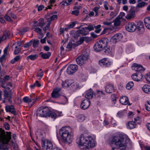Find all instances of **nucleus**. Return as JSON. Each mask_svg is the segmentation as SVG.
Instances as JSON below:
<instances>
[{
	"label": "nucleus",
	"mask_w": 150,
	"mask_h": 150,
	"mask_svg": "<svg viewBox=\"0 0 150 150\" xmlns=\"http://www.w3.org/2000/svg\"><path fill=\"white\" fill-rule=\"evenodd\" d=\"M79 147L82 150H87L94 147L96 142L91 136L86 134H81L77 139L76 142Z\"/></svg>",
	"instance_id": "nucleus-1"
},
{
	"label": "nucleus",
	"mask_w": 150,
	"mask_h": 150,
	"mask_svg": "<svg viewBox=\"0 0 150 150\" xmlns=\"http://www.w3.org/2000/svg\"><path fill=\"white\" fill-rule=\"evenodd\" d=\"M72 129L69 127H63L59 130V133L65 143H71L73 140V136L70 135Z\"/></svg>",
	"instance_id": "nucleus-2"
},
{
	"label": "nucleus",
	"mask_w": 150,
	"mask_h": 150,
	"mask_svg": "<svg viewBox=\"0 0 150 150\" xmlns=\"http://www.w3.org/2000/svg\"><path fill=\"white\" fill-rule=\"evenodd\" d=\"M126 139L122 135L113 136L111 140L112 144L117 148H122V150H125L126 147Z\"/></svg>",
	"instance_id": "nucleus-3"
},
{
	"label": "nucleus",
	"mask_w": 150,
	"mask_h": 150,
	"mask_svg": "<svg viewBox=\"0 0 150 150\" xmlns=\"http://www.w3.org/2000/svg\"><path fill=\"white\" fill-rule=\"evenodd\" d=\"M89 55L88 53L84 51L82 54L79 56L76 59V61L78 64L81 65H83L88 59Z\"/></svg>",
	"instance_id": "nucleus-4"
},
{
	"label": "nucleus",
	"mask_w": 150,
	"mask_h": 150,
	"mask_svg": "<svg viewBox=\"0 0 150 150\" xmlns=\"http://www.w3.org/2000/svg\"><path fill=\"white\" fill-rule=\"evenodd\" d=\"M50 110L48 107L41 106L37 110V115L42 117L48 116Z\"/></svg>",
	"instance_id": "nucleus-5"
},
{
	"label": "nucleus",
	"mask_w": 150,
	"mask_h": 150,
	"mask_svg": "<svg viewBox=\"0 0 150 150\" xmlns=\"http://www.w3.org/2000/svg\"><path fill=\"white\" fill-rule=\"evenodd\" d=\"M109 40L108 39L106 38H102L99 42L100 44L104 48L103 50L105 54H108L111 52V50L108 47H106V46Z\"/></svg>",
	"instance_id": "nucleus-6"
},
{
	"label": "nucleus",
	"mask_w": 150,
	"mask_h": 150,
	"mask_svg": "<svg viewBox=\"0 0 150 150\" xmlns=\"http://www.w3.org/2000/svg\"><path fill=\"white\" fill-rule=\"evenodd\" d=\"M78 69V66L76 64H70L68 66L67 72L69 75L73 74Z\"/></svg>",
	"instance_id": "nucleus-7"
},
{
	"label": "nucleus",
	"mask_w": 150,
	"mask_h": 150,
	"mask_svg": "<svg viewBox=\"0 0 150 150\" xmlns=\"http://www.w3.org/2000/svg\"><path fill=\"white\" fill-rule=\"evenodd\" d=\"M42 146L45 150H51L53 147L52 143L49 140H45L42 142Z\"/></svg>",
	"instance_id": "nucleus-8"
},
{
	"label": "nucleus",
	"mask_w": 150,
	"mask_h": 150,
	"mask_svg": "<svg viewBox=\"0 0 150 150\" xmlns=\"http://www.w3.org/2000/svg\"><path fill=\"white\" fill-rule=\"evenodd\" d=\"M123 37V35L121 33H117L114 35L111 38V42L114 44L120 41Z\"/></svg>",
	"instance_id": "nucleus-9"
},
{
	"label": "nucleus",
	"mask_w": 150,
	"mask_h": 150,
	"mask_svg": "<svg viewBox=\"0 0 150 150\" xmlns=\"http://www.w3.org/2000/svg\"><path fill=\"white\" fill-rule=\"evenodd\" d=\"M137 25L134 23H130L126 25L125 28L126 30L129 32H133L137 29Z\"/></svg>",
	"instance_id": "nucleus-10"
},
{
	"label": "nucleus",
	"mask_w": 150,
	"mask_h": 150,
	"mask_svg": "<svg viewBox=\"0 0 150 150\" xmlns=\"http://www.w3.org/2000/svg\"><path fill=\"white\" fill-rule=\"evenodd\" d=\"M99 64L103 67H108L111 65V62L107 58H104L99 61Z\"/></svg>",
	"instance_id": "nucleus-11"
},
{
	"label": "nucleus",
	"mask_w": 150,
	"mask_h": 150,
	"mask_svg": "<svg viewBox=\"0 0 150 150\" xmlns=\"http://www.w3.org/2000/svg\"><path fill=\"white\" fill-rule=\"evenodd\" d=\"M137 33L139 34L143 33L144 31V28L143 23L141 21H139L138 22L137 25Z\"/></svg>",
	"instance_id": "nucleus-12"
},
{
	"label": "nucleus",
	"mask_w": 150,
	"mask_h": 150,
	"mask_svg": "<svg viewBox=\"0 0 150 150\" xmlns=\"http://www.w3.org/2000/svg\"><path fill=\"white\" fill-rule=\"evenodd\" d=\"M90 101L89 100L85 99L82 101L81 104V108L83 110L87 109L90 105Z\"/></svg>",
	"instance_id": "nucleus-13"
},
{
	"label": "nucleus",
	"mask_w": 150,
	"mask_h": 150,
	"mask_svg": "<svg viewBox=\"0 0 150 150\" xmlns=\"http://www.w3.org/2000/svg\"><path fill=\"white\" fill-rule=\"evenodd\" d=\"M61 89L59 88H57L54 89L52 93V97L54 98H57L60 97L61 94L59 93V92L61 91Z\"/></svg>",
	"instance_id": "nucleus-14"
},
{
	"label": "nucleus",
	"mask_w": 150,
	"mask_h": 150,
	"mask_svg": "<svg viewBox=\"0 0 150 150\" xmlns=\"http://www.w3.org/2000/svg\"><path fill=\"white\" fill-rule=\"evenodd\" d=\"M6 110L7 112H11L14 115H16V112L14 106L12 105H6L5 107Z\"/></svg>",
	"instance_id": "nucleus-15"
},
{
	"label": "nucleus",
	"mask_w": 150,
	"mask_h": 150,
	"mask_svg": "<svg viewBox=\"0 0 150 150\" xmlns=\"http://www.w3.org/2000/svg\"><path fill=\"white\" fill-rule=\"evenodd\" d=\"M132 79L136 81H140L142 77V74L140 72H138L133 74L132 76Z\"/></svg>",
	"instance_id": "nucleus-16"
},
{
	"label": "nucleus",
	"mask_w": 150,
	"mask_h": 150,
	"mask_svg": "<svg viewBox=\"0 0 150 150\" xmlns=\"http://www.w3.org/2000/svg\"><path fill=\"white\" fill-rule=\"evenodd\" d=\"M114 87L112 84H109L105 87V91L107 93H112L114 91Z\"/></svg>",
	"instance_id": "nucleus-17"
},
{
	"label": "nucleus",
	"mask_w": 150,
	"mask_h": 150,
	"mask_svg": "<svg viewBox=\"0 0 150 150\" xmlns=\"http://www.w3.org/2000/svg\"><path fill=\"white\" fill-rule=\"evenodd\" d=\"M120 103L122 105H131V104L129 103L128 98L126 96L121 97L120 99Z\"/></svg>",
	"instance_id": "nucleus-18"
},
{
	"label": "nucleus",
	"mask_w": 150,
	"mask_h": 150,
	"mask_svg": "<svg viewBox=\"0 0 150 150\" xmlns=\"http://www.w3.org/2000/svg\"><path fill=\"white\" fill-rule=\"evenodd\" d=\"M132 66L134 67V69L136 71L139 72L144 70L143 67L140 64L135 63L133 64Z\"/></svg>",
	"instance_id": "nucleus-19"
},
{
	"label": "nucleus",
	"mask_w": 150,
	"mask_h": 150,
	"mask_svg": "<svg viewBox=\"0 0 150 150\" xmlns=\"http://www.w3.org/2000/svg\"><path fill=\"white\" fill-rule=\"evenodd\" d=\"M94 93L92 89H90L86 91L85 95V97L87 98L86 99L89 100L92 98L93 96Z\"/></svg>",
	"instance_id": "nucleus-20"
},
{
	"label": "nucleus",
	"mask_w": 150,
	"mask_h": 150,
	"mask_svg": "<svg viewBox=\"0 0 150 150\" xmlns=\"http://www.w3.org/2000/svg\"><path fill=\"white\" fill-rule=\"evenodd\" d=\"M4 96V99L7 100L10 103H12V101L11 100V95L9 92H8L6 91H5Z\"/></svg>",
	"instance_id": "nucleus-21"
},
{
	"label": "nucleus",
	"mask_w": 150,
	"mask_h": 150,
	"mask_svg": "<svg viewBox=\"0 0 150 150\" xmlns=\"http://www.w3.org/2000/svg\"><path fill=\"white\" fill-rule=\"evenodd\" d=\"M103 47L99 42H96L94 45L93 48L96 52H99L103 50Z\"/></svg>",
	"instance_id": "nucleus-22"
},
{
	"label": "nucleus",
	"mask_w": 150,
	"mask_h": 150,
	"mask_svg": "<svg viewBox=\"0 0 150 150\" xmlns=\"http://www.w3.org/2000/svg\"><path fill=\"white\" fill-rule=\"evenodd\" d=\"M39 54L43 59H48L50 56L51 53L50 52H48L47 53H45L41 52L39 53Z\"/></svg>",
	"instance_id": "nucleus-23"
},
{
	"label": "nucleus",
	"mask_w": 150,
	"mask_h": 150,
	"mask_svg": "<svg viewBox=\"0 0 150 150\" xmlns=\"http://www.w3.org/2000/svg\"><path fill=\"white\" fill-rule=\"evenodd\" d=\"M144 21L146 27L150 30V17L146 18L144 19Z\"/></svg>",
	"instance_id": "nucleus-24"
},
{
	"label": "nucleus",
	"mask_w": 150,
	"mask_h": 150,
	"mask_svg": "<svg viewBox=\"0 0 150 150\" xmlns=\"http://www.w3.org/2000/svg\"><path fill=\"white\" fill-rule=\"evenodd\" d=\"M136 125L134 122L131 121L129 122H128L127 126L128 128L130 129H132L136 127Z\"/></svg>",
	"instance_id": "nucleus-25"
},
{
	"label": "nucleus",
	"mask_w": 150,
	"mask_h": 150,
	"mask_svg": "<svg viewBox=\"0 0 150 150\" xmlns=\"http://www.w3.org/2000/svg\"><path fill=\"white\" fill-rule=\"evenodd\" d=\"M142 90L146 93H150V86L147 85H145L142 88Z\"/></svg>",
	"instance_id": "nucleus-26"
},
{
	"label": "nucleus",
	"mask_w": 150,
	"mask_h": 150,
	"mask_svg": "<svg viewBox=\"0 0 150 150\" xmlns=\"http://www.w3.org/2000/svg\"><path fill=\"white\" fill-rule=\"evenodd\" d=\"M87 30L85 28H83L82 29L79 30V33L83 35H86L88 33V32L86 30Z\"/></svg>",
	"instance_id": "nucleus-27"
},
{
	"label": "nucleus",
	"mask_w": 150,
	"mask_h": 150,
	"mask_svg": "<svg viewBox=\"0 0 150 150\" xmlns=\"http://www.w3.org/2000/svg\"><path fill=\"white\" fill-rule=\"evenodd\" d=\"M9 35V32L8 31H5L3 36L2 37V39L4 40L8 38Z\"/></svg>",
	"instance_id": "nucleus-28"
},
{
	"label": "nucleus",
	"mask_w": 150,
	"mask_h": 150,
	"mask_svg": "<svg viewBox=\"0 0 150 150\" xmlns=\"http://www.w3.org/2000/svg\"><path fill=\"white\" fill-rule=\"evenodd\" d=\"M8 46L6 47L4 50V54L0 58V60L2 61V60L5 59V56L7 54V52L8 50Z\"/></svg>",
	"instance_id": "nucleus-29"
},
{
	"label": "nucleus",
	"mask_w": 150,
	"mask_h": 150,
	"mask_svg": "<svg viewBox=\"0 0 150 150\" xmlns=\"http://www.w3.org/2000/svg\"><path fill=\"white\" fill-rule=\"evenodd\" d=\"M134 12L133 11H131L126 16V18L127 19H130L134 17Z\"/></svg>",
	"instance_id": "nucleus-30"
},
{
	"label": "nucleus",
	"mask_w": 150,
	"mask_h": 150,
	"mask_svg": "<svg viewBox=\"0 0 150 150\" xmlns=\"http://www.w3.org/2000/svg\"><path fill=\"white\" fill-rule=\"evenodd\" d=\"M77 120L79 122H82L85 120V117L82 114L79 115L77 116Z\"/></svg>",
	"instance_id": "nucleus-31"
},
{
	"label": "nucleus",
	"mask_w": 150,
	"mask_h": 150,
	"mask_svg": "<svg viewBox=\"0 0 150 150\" xmlns=\"http://www.w3.org/2000/svg\"><path fill=\"white\" fill-rule=\"evenodd\" d=\"M113 22L114 23V25L115 26H119L121 23L120 19L117 18H116L113 20Z\"/></svg>",
	"instance_id": "nucleus-32"
},
{
	"label": "nucleus",
	"mask_w": 150,
	"mask_h": 150,
	"mask_svg": "<svg viewBox=\"0 0 150 150\" xmlns=\"http://www.w3.org/2000/svg\"><path fill=\"white\" fill-rule=\"evenodd\" d=\"M125 110L120 111L117 113V116L120 118L123 117L125 115Z\"/></svg>",
	"instance_id": "nucleus-33"
},
{
	"label": "nucleus",
	"mask_w": 150,
	"mask_h": 150,
	"mask_svg": "<svg viewBox=\"0 0 150 150\" xmlns=\"http://www.w3.org/2000/svg\"><path fill=\"white\" fill-rule=\"evenodd\" d=\"M134 86V83L132 81L129 82L126 85V88L128 90H130Z\"/></svg>",
	"instance_id": "nucleus-34"
},
{
	"label": "nucleus",
	"mask_w": 150,
	"mask_h": 150,
	"mask_svg": "<svg viewBox=\"0 0 150 150\" xmlns=\"http://www.w3.org/2000/svg\"><path fill=\"white\" fill-rule=\"evenodd\" d=\"M38 25H36L35 26H39L40 27H42L45 24L44 19L43 18H41L39 20Z\"/></svg>",
	"instance_id": "nucleus-35"
},
{
	"label": "nucleus",
	"mask_w": 150,
	"mask_h": 150,
	"mask_svg": "<svg viewBox=\"0 0 150 150\" xmlns=\"http://www.w3.org/2000/svg\"><path fill=\"white\" fill-rule=\"evenodd\" d=\"M38 58V56L37 54L31 55L27 57V59H30L32 60H33Z\"/></svg>",
	"instance_id": "nucleus-36"
},
{
	"label": "nucleus",
	"mask_w": 150,
	"mask_h": 150,
	"mask_svg": "<svg viewBox=\"0 0 150 150\" xmlns=\"http://www.w3.org/2000/svg\"><path fill=\"white\" fill-rule=\"evenodd\" d=\"M86 38L84 37H80L79 40L77 42V44L78 45L82 44L83 42Z\"/></svg>",
	"instance_id": "nucleus-37"
},
{
	"label": "nucleus",
	"mask_w": 150,
	"mask_h": 150,
	"mask_svg": "<svg viewBox=\"0 0 150 150\" xmlns=\"http://www.w3.org/2000/svg\"><path fill=\"white\" fill-rule=\"evenodd\" d=\"M30 104L29 105L30 107L37 100V98H33L32 97H30Z\"/></svg>",
	"instance_id": "nucleus-38"
},
{
	"label": "nucleus",
	"mask_w": 150,
	"mask_h": 150,
	"mask_svg": "<svg viewBox=\"0 0 150 150\" xmlns=\"http://www.w3.org/2000/svg\"><path fill=\"white\" fill-rule=\"evenodd\" d=\"M49 113V115L48 116L52 118H54V119H55V118L57 117V115L55 113L53 112L52 111H51L50 110V112Z\"/></svg>",
	"instance_id": "nucleus-39"
},
{
	"label": "nucleus",
	"mask_w": 150,
	"mask_h": 150,
	"mask_svg": "<svg viewBox=\"0 0 150 150\" xmlns=\"http://www.w3.org/2000/svg\"><path fill=\"white\" fill-rule=\"evenodd\" d=\"M0 132L2 135V138L4 139H6V135L4 130L1 128H0Z\"/></svg>",
	"instance_id": "nucleus-40"
},
{
	"label": "nucleus",
	"mask_w": 150,
	"mask_h": 150,
	"mask_svg": "<svg viewBox=\"0 0 150 150\" xmlns=\"http://www.w3.org/2000/svg\"><path fill=\"white\" fill-rule=\"evenodd\" d=\"M20 58V56H16L13 59L11 60V63L13 64H14L15 62L18 61Z\"/></svg>",
	"instance_id": "nucleus-41"
},
{
	"label": "nucleus",
	"mask_w": 150,
	"mask_h": 150,
	"mask_svg": "<svg viewBox=\"0 0 150 150\" xmlns=\"http://www.w3.org/2000/svg\"><path fill=\"white\" fill-rule=\"evenodd\" d=\"M23 100L24 102L28 103L29 104H30V101H31L30 98H29L28 97L26 96L23 98Z\"/></svg>",
	"instance_id": "nucleus-42"
},
{
	"label": "nucleus",
	"mask_w": 150,
	"mask_h": 150,
	"mask_svg": "<svg viewBox=\"0 0 150 150\" xmlns=\"http://www.w3.org/2000/svg\"><path fill=\"white\" fill-rule=\"evenodd\" d=\"M146 3L144 1H142L139 3L137 6V7L140 8H142L145 6Z\"/></svg>",
	"instance_id": "nucleus-43"
},
{
	"label": "nucleus",
	"mask_w": 150,
	"mask_h": 150,
	"mask_svg": "<svg viewBox=\"0 0 150 150\" xmlns=\"http://www.w3.org/2000/svg\"><path fill=\"white\" fill-rule=\"evenodd\" d=\"M85 28L90 31L93 30L94 29V25H89L87 27H85Z\"/></svg>",
	"instance_id": "nucleus-44"
},
{
	"label": "nucleus",
	"mask_w": 150,
	"mask_h": 150,
	"mask_svg": "<svg viewBox=\"0 0 150 150\" xmlns=\"http://www.w3.org/2000/svg\"><path fill=\"white\" fill-rule=\"evenodd\" d=\"M4 125L6 130H8L10 129V126L8 122H4Z\"/></svg>",
	"instance_id": "nucleus-45"
},
{
	"label": "nucleus",
	"mask_w": 150,
	"mask_h": 150,
	"mask_svg": "<svg viewBox=\"0 0 150 150\" xmlns=\"http://www.w3.org/2000/svg\"><path fill=\"white\" fill-rule=\"evenodd\" d=\"M145 78L148 82L150 83V73L146 75Z\"/></svg>",
	"instance_id": "nucleus-46"
},
{
	"label": "nucleus",
	"mask_w": 150,
	"mask_h": 150,
	"mask_svg": "<svg viewBox=\"0 0 150 150\" xmlns=\"http://www.w3.org/2000/svg\"><path fill=\"white\" fill-rule=\"evenodd\" d=\"M39 41L38 40H34L33 42V46L34 47H35L37 45H38L39 44Z\"/></svg>",
	"instance_id": "nucleus-47"
},
{
	"label": "nucleus",
	"mask_w": 150,
	"mask_h": 150,
	"mask_svg": "<svg viewBox=\"0 0 150 150\" xmlns=\"http://www.w3.org/2000/svg\"><path fill=\"white\" fill-rule=\"evenodd\" d=\"M39 73L40 74H37V76L38 78V79H40L42 78L43 75V72L42 71H41L40 72H39Z\"/></svg>",
	"instance_id": "nucleus-48"
},
{
	"label": "nucleus",
	"mask_w": 150,
	"mask_h": 150,
	"mask_svg": "<svg viewBox=\"0 0 150 150\" xmlns=\"http://www.w3.org/2000/svg\"><path fill=\"white\" fill-rule=\"evenodd\" d=\"M99 8L98 7H94L93 10L95 12L96 14L95 16H97L98 15V10Z\"/></svg>",
	"instance_id": "nucleus-49"
},
{
	"label": "nucleus",
	"mask_w": 150,
	"mask_h": 150,
	"mask_svg": "<svg viewBox=\"0 0 150 150\" xmlns=\"http://www.w3.org/2000/svg\"><path fill=\"white\" fill-rule=\"evenodd\" d=\"M74 45V44L72 43V42H69L67 45V48L69 49L71 48Z\"/></svg>",
	"instance_id": "nucleus-50"
},
{
	"label": "nucleus",
	"mask_w": 150,
	"mask_h": 150,
	"mask_svg": "<svg viewBox=\"0 0 150 150\" xmlns=\"http://www.w3.org/2000/svg\"><path fill=\"white\" fill-rule=\"evenodd\" d=\"M62 86L64 88H67L69 87V84H68L67 80H66L65 82H63L62 84Z\"/></svg>",
	"instance_id": "nucleus-51"
},
{
	"label": "nucleus",
	"mask_w": 150,
	"mask_h": 150,
	"mask_svg": "<svg viewBox=\"0 0 150 150\" xmlns=\"http://www.w3.org/2000/svg\"><path fill=\"white\" fill-rule=\"evenodd\" d=\"M19 47H18L17 46H16L15 49L14 51V54H17L19 52Z\"/></svg>",
	"instance_id": "nucleus-52"
},
{
	"label": "nucleus",
	"mask_w": 150,
	"mask_h": 150,
	"mask_svg": "<svg viewBox=\"0 0 150 150\" xmlns=\"http://www.w3.org/2000/svg\"><path fill=\"white\" fill-rule=\"evenodd\" d=\"M79 10H74L72 11L71 14L76 16H77L79 14Z\"/></svg>",
	"instance_id": "nucleus-53"
},
{
	"label": "nucleus",
	"mask_w": 150,
	"mask_h": 150,
	"mask_svg": "<svg viewBox=\"0 0 150 150\" xmlns=\"http://www.w3.org/2000/svg\"><path fill=\"white\" fill-rule=\"evenodd\" d=\"M32 44V42L31 41L29 42L25 43L24 45V47L25 48H28L29 46L31 45Z\"/></svg>",
	"instance_id": "nucleus-54"
},
{
	"label": "nucleus",
	"mask_w": 150,
	"mask_h": 150,
	"mask_svg": "<svg viewBox=\"0 0 150 150\" xmlns=\"http://www.w3.org/2000/svg\"><path fill=\"white\" fill-rule=\"evenodd\" d=\"M76 23L75 22H73L70 24L68 25V28H73L75 25Z\"/></svg>",
	"instance_id": "nucleus-55"
},
{
	"label": "nucleus",
	"mask_w": 150,
	"mask_h": 150,
	"mask_svg": "<svg viewBox=\"0 0 150 150\" xmlns=\"http://www.w3.org/2000/svg\"><path fill=\"white\" fill-rule=\"evenodd\" d=\"M57 16L56 15H54L51 16L50 18V22H52L53 21L55 18H57Z\"/></svg>",
	"instance_id": "nucleus-56"
},
{
	"label": "nucleus",
	"mask_w": 150,
	"mask_h": 150,
	"mask_svg": "<svg viewBox=\"0 0 150 150\" xmlns=\"http://www.w3.org/2000/svg\"><path fill=\"white\" fill-rule=\"evenodd\" d=\"M145 106L146 110L148 111H150V104L149 102L147 104H145Z\"/></svg>",
	"instance_id": "nucleus-57"
},
{
	"label": "nucleus",
	"mask_w": 150,
	"mask_h": 150,
	"mask_svg": "<svg viewBox=\"0 0 150 150\" xmlns=\"http://www.w3.org/2000/svg\"><path fill=\"white\" fill-rule=\"evenodd\" d=\"M36 6H37L38 7V11L42 10L44 8V6L43 5H41L38 6V5H37Z\"/></svg>",
	"instance_id": "nucleus-58"
},
{
	"label": "nucleus",
	"mask_w": 150,
	"mask_h": 150,
	"mask_svg": "<svg viewBox=\"0 0 150 150\" xmlns=\"http://www.w3.org/2000/svg\"><path fill=\"white\" fill-rule=\"evenodd\" d=\"M4 18L5 19L8 21L10 22L12 21V19L10 17L8 16L7 15H6L4 16Z\"/></svg>",
	"instance_id": "nucleus-59"
},
{
	"label": "nucleus",
	"mask_w": 150,
	"mask_h": 150,
	"mask_svg": "<svg viewBox=\"0 0 150 150\" xmlns=\"http://www.w3.org/2000/svg\"><path fill=\"white\" fill-rule=\"evenodd\" d=\"M108 4V2L107 1H105L104 2V7L106 10H108L109 9L108 7L107 6Z\"/></svg>",
	"instance_id": "nucleus-60"
},
{
	"label": "nucleus",
	"mask_w": 150,
	"mask_h": 150,
	"mask_svg": "<svg viewBox=\"0 0 150 150\" xmlns=\"http://www.w3.org/2000/svg\"><path fill=\"white\" fill-rule=\"evenodd\" d=\"M7 136L8 139L9 140L11 139V132H6Z\"/></svg>",
	"instance_id": "nucleus-61"
},
{
	"label": "nucleus",
	"mask_w": 150,
	"mask_h": 150,
	"mask_svg": "<svg viewBox=\"0 0 150 150\" xmlns=\"http://www.w3.org/2000/svg\"><path fill=\"white\" fill-rule=\"evenodd\" d=\"M35 31L38 33H40L42 31L41 29L39 28H36L35 29Z\"/></svg>",
	"instance_id": "nucleus-62"
},
{
	"label": "nucleus",
	"mask_w": 150,
	"mask_h": 150,
	"mask_svg": "<svg viewBox=\"0 0 150 150\" xmlns=\"http://www.w3.org/2000/svg\"><path fill=\"white\" fill-rule=\"evenodd\" d=\"M27 31V29L26 28H23L22 30H21L20 33V34H23Z\"/></svg>",
	"instance_id": "nucleus-63"
},
{
	"label": "nucleus",
	"mask_w": 150,
	"mask_h": 150,
	"mask_svg": "<svg viewBox=\"0 0 150 150\" xmlns=\"http://www.w3.org/2000/svg\"><path fill=\"white\" fill-rule=\"evenodd\" d=\"M110 16L112 18H114L116 16V14L115 12L114 11H112L110 13Z\"/></svg>",
	"instance_id": "nucleus-64"
}]
</instances>
